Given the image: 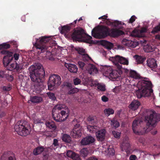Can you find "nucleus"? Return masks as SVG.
Listing matches in <instances>:
<instances>
[{
    "label": "nucleus",
    "instance_id": "1",
    "mask_svg": "<svg viewBox=\"0 0 160 160\" xmlns=\"http://www.w3.org/2000/svg\"><path fill=\"white\" fill-rule=\"evenodd\" d=\"M28 69L31 80L35 83L34 84L35 91L37 93H39L42 90V79L45 75L44 69L40 63H38L36 66L31 65Z\"/></svg>",
    "mask_w": 160,
    "mask_h": 160
},
{
    "label": "nucleus",
    "instance_id": "2",
    "mask_svg": "<svg viewBox=\"0 0 160 160\" xmlns=\"http://www.w3.org/2000/svg\"><path fill=\"white\" fill-rule=\"evenodd\" d=\"M138 90L136 93L138 98L142 97H149L153 94L152 88V83L149 81L142 80L138 84Z\"/></svg>",
    "mask_w": 160,
    "mask_h": 160
},
{
    "label": "nucleus",
    "instance_id": "3",
    "mask_svg": "<svg viewBox=\"0 0 160 160\" xmlns=\"http://www.w3.org/2000/svg\"><path fill=\"white\" fill-rule=\"evenodd\" d=\"M68 108L64 104L57 105L52 109V115L54 119L57 122L65 121L68 117L69 112H66Z\"/></svg>",
    "mask_w": 160,
    "mask_h": 160
},
{
    "label": "nucleus",
    "instance_id": "4",
    "mask_svg": "<svg viewBox=\"0 0 160 160\" xmlns=\"http://www.w3.org/2000/svg\"><path fill=\"white\" fill-rule=\"evenodd\" d=\"M51 42V37H47L46 36L41 37L38 39H37L36 42L34 44L37 49H38L41 52H46L48 54H51V51L49 48L51 47L49 45ZM39 52V51H38Z\"/></svg>",
    "mask_w": 160,
    "mask_h": 160
},
{
    "label": "nucleus",
    "instance_id": "5",
    "mask_svg": "<svg viewBox=\"0 0 160 160\" xmlns=\"http://www.w3.org/2000/svg\"><path fill=\"white\" fill-rule=\"evenodd\" d=\"M15 131L20 136H26L31 132V128L28 122L22 120L18 121L14 126Z\"/></svg>",
    "mask_w": 160,
    "mask_h": 160
},
{
    "label": "nucleus",
    "instance_id": "6",
    "mask_svg": "<svg viewBox=\"0 0 160 160\" xmlns=\"http://www.w3.org/2000/svg\"><path fill=\"white\" fill-rule=\"evenodd\" d=\"M70 35L73 41L78 42L82 41L85 36L86 35L87 36L86 40L87 41V42L89 43H91L92 42V41L91 40L92 37L86 34L84 30L81 28L74 29Z\"/></svg>",
    "mask_w": 160,
    "mask_h": 160
},
{
    "label": "nucleus",
    "instance_id": "7",
    "mask_svg": "<svg viewBox=\"0 0 160 160\" xmlns=\"http://www.w3.org/2000/svg\"><path fill=\"white\" fill-rule=\"evenodd\" d=\"M110 29L107 27L102 26L98 28H95L92 31V36L96 38H104L109 36Z\"/></svg>",
    "mask_w": 160,
    "mask_h": 160
},
{
    "label": "nucleus",
    "instance_id": "8",
    "mask_svg": "<svg viewBox=\"0 0 160 160\" xmlns=\"http://www.w3.org/2000/svg\"><path fill=\"white\" fill-rule=\"evenodd\" d=\"M1 53L5 56L3 58V62L4 66H8L14 58L15 60L18 59L19 54L18 53H15L13 55L12 52L7 50H2L1 51Z\"/></svg>",
    "mask_w": 160,
    "mask_h": 160
},
{
    "label": "nucleus",
    "instance_id": "9",
    "mask_svg": "<svg viewBox=\"0 0 160 160\" xmlns=\"http://www.w3.org/2000/svg\"><path fill=\"white\" fill-rule=\"evenodd\" d=\"M61 82V79L59 75L56 74H51L48 84V89L50 90H53L55 86L60 85Z\"/></svg>",
    "mask_w": 160,
    "mask_h": 160
},
{
    "label": "nucleus",
    "instance_id": "10",
    "mask_svg": "<svg viewBox=\"0 0 160 160\" xmlns=\"http://www.w3.org/2000/svg\"><path fill=\"white\" fill-rule=\"evenodd\" d=\"M145 119L147 126L149 127L151 126L154 127L156 125L157 122L160 121V114L153 112L146 117Z\"/></svg>",
    "mask_w": 160,
    "mask_h": 160
},
{
    "label": "nucleus",
    "instance_id": "11",
    "mask_svg": "<svg viewBox=\"0 0 160 160\" xmlns=\"http://www.w3.org/2000/svg\"><path fill=\"white\" fill-rule=\"evenodd\" d=\"M110 59L114 64L119 70H120L122 68L121 64L127 65L128 64V61L127 59L119 55L111 57Z\"/></svg>",
    "mask_w": 160,
    "mask_h": 160
},
{
    "label": "nucleus",
    "instance_id": "12",
    "mask_svg": "<svg viewBox=\"0 0 160 160\" xmlns=\"http://www.w3.org/2000/svg\"><path fill=\"white\" fill-rule=\"evenodd\" d=\"M103 71L106 76H109L112 79H116L118 77V73L116 70H113L110 67L104 66L103 68Z\"/></svg>",
    "mask_w": 160,
    "mask_h": 160
},
{
    "label": "nucleus",
    "instance_id": "13",
    "mask_svg": "<svg viewBox=\"0 0 160 160\" xmlns=\"http://www.w3.org/2000/svg\"><path fill=\"white\" fill-rule=\"evenodd\" d=\"M122 29L121 27L117 28H113L110 29L109 36L113 37H117L120 35L124 34V32L120 29Z\"/></svg>",
    "mask_w": 160,
    "mask_h": 160
},
{
    "label": "nucleus",
    "instance_id": "14",
    "mask_svg": "<svg viewBox=\"0 0 160 160\" xmlns=\"http://www.w3.org/2000/svg\"><path fill=\"white\" fill-rule=\"evenodd\" d=\"M79 125L77 124L71 132V135L73 138H78L80 137L82 135V129L79 127Z\"/></svg>",
    "mask_w": 160,
    "mask_h": 160
},
{
    "label": "nucleus",
    "instance_id": "15",
    "mask_svg": "<svg viewBox=\"0 0 160 160\" xmlns=\"http://www.w3.org/2000/svg\"><path fill=\"white\" fill-rule=\"evenodd\" d=\"M106 133V131L105 129L97 130L96 132L97 140L98 141H103L105 139Z\"/></svg>",
    "mask_w": 160,
    "mask_h": 160
},
{
    "label": "nucleus",
    "instance_id": "16",
    "mask_svg": "<svg viewBox=\"0 0 160 160\" xmlns=\"http://www.w3.org/2000/svg\"><path fill=\"white\" fill-rule=\"evenodd\" d=\"M95 141L94 138L91 136H88L82 139L80 143L82 145H87L93 143Z\"/></svg>",
    "mask_w": 160,
    "mask_h": 160
},
{
    "label": "nucleus",
    "instance_id": "17",
    "mask_svg": "<svg viewBox=\"0 0 160 160\" xmlns=\"http://www.w3.org/2000/svg\"><path fill=\"white\" fill-rule=\"evenodd\" d=\"M142 122V121L139 119L135 120L133 121L132 129L134 133L137 134H139L138 127L140 126L141 123Z\"/></svg>",
    "mask_w": 160,
    "mask_h": 160
},
{
    "label": "nucleus",
    "instance_id": "18",
    "mask_svg": "<svg viewBox=\"0 0 160 160\" xmlns=\"http://www.w3.org/2000/svg\"><path fill=\"white\" fill-rule=\"evenodd\" d=\"M9 70L12 71L14 70L17 72L20 71L22 68V66L21 64H18L16 61L11 64L9 66H8Z\"/></svg>",
    "mask_w": 160,
    "mask_h": 160
},
{
    "label": "nucleus",
    "instance_id": "19",
    "mask_svg": "<svg viewBox=\"0 0 160 160\" xmlns=\"http://www.w3.org/2000/svg\"><path fill=\"white\" fill-rule=\"evenodd\" d=\"M122 151H125L126 152L130 148V145L129 142L127 139H123L122 142L120 145Z\"/></svg>",
    "mask_w": 160,
    "mask_h": 160
},
{
    "label": "nucleus",
    "instance_id": "20",
    "mask_svg": "<svg viewBox=\"0 0 160 160\" xmlns=\"http://www.w3.org/2000/svg\"><path fill=\"white\" fill-rule=\"evenodd\" d=\"M86 69L88 71V72L89 73L92 75L97 73L98 71L95 66L91 64L88 65V66L86 68Z\"/></svg>",
    "mask_w": 160,
    "mask_h": 160
},
{
    "label": "nucleus",
    "instance_id": "21",
    "mask_svg": "<svg viewBox=\"0 0 160 160\" xmlns=\"http://www.w3.org/2000/svg\"><path fill=\"white\" fill-rule=\"evenodd\" d=\"M65 66L68 68V70L71 72L76 73L78 71V68L77 66L74 64L71 63L65 64Z\"/></svg>",
    "mask_w": 160,
    "mask_h": 160
},
{
    "label": "nucleus",
    "instance_id": "22",
    "mask_svg": "<svg viewBox=\"0 0 160 160\" xmlns=\"http://www.w3.org/2000/svg\"><path fill=\"white\" fill-rule=\"evenodd\" d=\"M71 28L70 26L67 25L59 28V29L61 33L64 34L66 36H69L68 32L70 31Z\"/></svg>",
    "mask_w": 160,
    "mask_h": 160
},
{
    "label": "nucleus",
    "instance_id": "23",
    "mask_svg": "<svg viewBox=\"0 0 160 160\" xmlns=\"http://www.w3.org/2000/svg\"><path fill=\"white\" fill-rule=\"evenodd\" d=\"M140 105V102L137 100H135L131 102L128 107L132 110H135L138 108Z\"/></svg>",
    "mask_w": 160,
    "mask_h": 160
},
{
    "label": "nucleus",
    "instance_id": "24",
    "mask_svg": "<svg viewBox=\"0 0 160 160\" xmlns=\"http://www.w3.org/2000/svg\"><path fill=\"white\" fill-rule=\"evenodd\" d=\"M147 64L148 66L151 68H155L157 66L156 61L154 58L148 59Z\"/></svg>",
    "mask_w": 160,
    "mask_h": 160
},
{
    "label": "nucleus",
    "instance_id": "25",
    "mask_svg": "<svg viewBox=\"0 0 160 160\" xmlns=\"http://www.w3.org/2000/svg\"><path fill=\"white\" fill-rule=\"evenodd\" d=\"M101 44L108 50L111 49L113 47V43L106 40L101 41Z\"/></svg>",
    "mask_w": 160,
    "mask_h": 160
},
{
    "label": "nucleus",
    "instance_id": "26",
    "mask_svg": "<svg viewBox=\"0 0 160 160\" xmlns=\"http://www.w3.org/2000/svg\"><path fill=\"white\" fill-rule=\"evenodd\" d=\"M44 148L42 146H39L35 148L33 152V154L35 155H37L41 154L44 150Z\"/></svg>",
    "mask_w": 160,
    "mask_h": 160
},
{
    "label": "nucleus",
    "instance_id": "27",
    "mask_svg": "<svg viewBox=\"0 0 160 160\" xmlns=\"http://www.w3.org/2000/svg\"><path fill=\"white\" fill-rule=\"evenodd\" d=\"M91 86L96 87L98 86V88L102 91H105L106 90L105 86L104 85H102L98 83V82L94 83L92 82L91 83Z\"/></svg>",
    "mask_w": 160,
    "mask_h": 160
},
{
    "label": "nucleus",
    "instance_id": "28",
    "mask_svg": "<svg viewBox=\"0 0 160 160\" xmlns=\"http://www.w3.org/2000/svg\"><path fill=\"white\" fill-rule=\"evenodd\" d=\"M122 42L123 45L128 47L133 48L135 47L133 45L134 42L131 40H128L127 39H124L122 40Z\"/></svg>",
    "mask_w": 160,
    "mask_h": 160
},
{
    "label": "nucleus",
    "instance_id": "29",
    "mask_svg": "<svg viewBox=\"0 0 160 160\" xmlns=\"http://www.w3.org/2000/svg\"><path fill=\"white\" fill-rule=\"evenodd\" d=\"M134 58L135 59L136 62L138 64H141L143 63L144 61L146 60V58L138 55H136L134 56Z\"/></svg>",
    "mask_w": 160,
    "mask_h": 160
},
{
    "label": "nucleus",
    "instance_id": "30",
    "mask_svg": "<svg viewBox=\"0 0 160 160\" xmlns=\"http://www.w3.org/2000/svg\"><path fill=\"white\" fill-rule=\"evenodd\" d=\"M30 101L33 103H38L42 101V98L40 97L34 96L31 97Z\"/></svg>",
    "mask_w": 160,
    "mask_h": 160
},
{
    "label": "nucleus",
    "instance_id": "31",
    "mask_svg": "<svg viewBox=\"0 0 160 160\" xmlns=\"http://www.w3.org/2000/svg\"><path fill=\"white\" fill-rule=\"evenodd\" d=\"M87 128L88 130L91 133H94V132H96L97 130L98 129L99 127L97 126L88 125Z\"/></svg>",
    "mask_w": 160,
    "mask_h": 160
},
{
    "label": "nucleus",
    "instance_id": "32",
    "mask_svg": "<svg viewBox=\"0 0 160 160\" xmlns=\"http://www.w3.org/2000/svg\"><path fill=\"white\" fill-rule=\"evenodd\" d=\"M130 76L132 78L136 79H139L140 78L139 75L134 71L131 70L129 72Z\"/></svg>",
    "mask_w": 160,
    "mask_h": 160
},
{
    "label": "nucleus",
    "instance_id": "33",
    "mask_svg": "<svg viewBox=\"0 0 160 160\" xmlns=\"http://www.w3.org/2000/svg\"><path fill=\"white\" fill-rule=\"evenodd\" d=\"M104 113L105 115L108 117L110 115L114 113V111L111 108H105L104 111Z\"/></svg>",
    "mask_w": 160,
    "mask_h": 160
},
{
    "label": "nucleus",
    "instance_id": "34",
    "mask_svg": "<svg viewBox=\"0 0 160 160\" xmlns=\"http://www.w3.org/2000/svg\"><path fill=\"white\" fill-rule=\"evenodd\" d=\"M46 125L47 127L50 129L55 130L56 128L54 123L52 122H46Z\"/></svg>",
    "mask_w": 160,
    "mask_h": 160
},
{
    "label": "nucleus",
    "instance_id": "35",
    "mask_svg": "<svg viewBox=\"0 0 160 160\" xmlns=\"http://www.w3.org/2000/svg\"><path fill=\"white\" fill-rule=\"evenodd\" d=\"M62 141L67 143H70L71 141L70 136L67 134H65L63 135L62 138Z\"/></svg>",
    "mask_w": 160,
    "mask_h": 160
},
{
    "label": "nucleus",
    "instance_id": "36",
    "mask_svg": "<svg viewBox=\"0 0 160 160\" xmlns=\"http://www.w3.org/2000/svg\"><path fill=\"white\" fill-rule=\"evenodd\" d=\"M143 48L145 51L147 52H151L154 50V48L152 47L149 44L144 46Z\"/></svg>",
    "mask_w": 160,
    "mask_h": 160
},
{
    "label": "nucleus",
    "instance_id": "37",
    "mask_svg": "<svg viewBox=\"0 0 160 160\" xmlns=\"http://www.w3.org/2000/svg\"><path fill=\"white\" fill-rule=\"evenodd\" d=\"M130 36L135 37H140V35L139 34L138 30L135 29L130 33Z\"/></svg>",
    "mask_w": 160,
    "mask_h": 160
},
{
    "label": "nucleus",
    "instance_id": "38",
    "mask_svg": "<svg viewBox=\"0 0 160 160\" xmlns=\"http://www.w3.org/2000/svg\"><path fill=\"white\" fill-rule=\"evenodd\" d=\"M87 120L89 122V123L94 124L96 122V120L95 117L89 116L87 118Z\"/></svg>",
    "mask_w": 160,
    "mask_h": 160
},
{
    "label": "nucleus",
    "instance_id": "39",
    "mask_svg": "<svg viewBox=\"0 0 160 160\" xmlns=\"http://www.w3.org/2000/svg\"><path fill=\"white\" fill-rule=\"evenodd\" d=\"M110 124L112 126L115 128L118 127L120 125L118 122L114 119L111 120Z\"/></svg>",
    "mask_w": 160,
    "mask_h": 160
},
{
    "label": "nucleus",
    "instance_id": "40",
    "mask_svg": "<svg viewBox=\"0 0 160 160\" xmlns=\"http://www.w3.org/2000/svg\"><path fill=\"white\" fill-rule=\"evenodd\" d=\"M88 151L87 148H83L80 151L81 155L83 157H86L88 154Z\"/></svg>",
    "mask_w": 160,
    "mask_h": 160
},
{
    "label": "nucleus",
    "instance_id": "41",
    "mask_svg": "<svg viewBox=\"0 0 160 160\" xmlns=\"http://www.w3.org/2000/svg\"><path fill=\"white\" fill-rule=\"evenodd\" d=\"M47 94L49 98L51 99L52 100L54 101L56 100V98L54 93L51 92H48L47 93Z\"/></svg>",
    "mask_w": 160,
    "mask_h": 160
},
{
    "label": "nucleus",
    "instance_id": "42",
    "mask_svg": "<svg viewBox=\"0 0 160 160\" xmlns=\"http://www.w3.org/2000/svg\"><path fill=\"white\" fill-rule=\"evenodd\" d=\"M82 57L83 61L85 62L89 61L90 60H92L91 58L87 54H85L83 55Z\"/></svg>",
    "mask_w": 160,
    "mask_h": 160
},
{
    "label": "nucleus",
    "instance_id": "43",
    "mask_svg": "<svg viewBox=\"0 0 160 160\" xmlns=\"http://www.w3.org/2000/svg\"><path fill=\"white\" fill-rule=\"evenodd\" d=\"M75 50L77 51L78 53L82 56L85 54V51L82 48H75Z\"/></svg>",
    "mask_w": 160,
    "mask_h": 160
},
{
    "label": "nucleus",
    "instance_id": "44",
    "mask_svg": "<svg viewBox=\"0 0 160 160\" xmlns=\"http://www.w3.org/2000/svg\"><path fill=\"white\" fill-rule=\"evenodd\" d=\"M159 31H160V24H159L156 27H155L152 29L151 33L152 34H155Z\"/></svg>",
    "mask_w": 160,
    "mask_h": 160
},
{
    "label": "nucleus",
    "instance_id": "45",
    "mask_svg": "<svg viewBox=\"0 0 160 160\" xmlns=\"http://www.w3.org/2000/svg\"><path fill=\"white\" fill-rule=\"evenodd\" d=\"M12 89V85L10 84H8L7 86H4L2 88V89L4 91H10Z\"/></svg>",
    "mask_w": 160,
    "mask_h": 160
},
{
    "label": "nucleus",
    "instance_id": "46",
    "mask_svg": "<svg viewBox=\"0 0 160 160\" xmlns=\"http://www.w3.org/2000/svg\"><path fill=\"white\" fill-rule=\"evenodd\" d=\"M10 45L6 43H3L0 45V49L2 48L7 49L10 48Z\"/></svg>",
    "mask_w": 160,
    "mask_h": 160
},
{
    "label": "nucleus",
    "instance_id": "47",
    "mask_svg": "<svg viewBox=\"0 0 160 160\" xmlns=\"http://www.w3.org/2000/svg\"><path fill=\"white\" fill-rule=\"evenodd\" d=\"M121 24V22H119L118 21H115L112 22V26L115 28H118V27H121L122 28V26H119V25Z\"/></svg>",
    "mask_w": 160,
    "mask_h": 160
},
{
    "label": "nucleus",
    "instance_id": "48",
    "mask_svg": "<svg viewBox=\"0 0 160 160\" xmlns=\"http://www.w3.org/2000/svg\"><path fill=\"white\" fill-rule=\"evenodd\" d=\"M76 153L71 150H68L67 152V155L68 157L72 158L73 157Z\"/></svg>",
    "mask_w": 160,
    "mask_h": 160
},
{
    "label": "nucleus",
    "instance_id": "49",
    "mask_svg": "<svg viewBox=\"0 0 160 160\" xmlns=\"http://www.w3.org/2000/svg\"><path fill=\"white\" fill-rule=\"evenodd\" d=\"M112 133L115 138H120V133L115 131H113L112 132Z\"/></svg>",
    "mask_w": 160,
    "mask_h": 160
},
{
    "label": "nucleus",
    "instance_id": "50",
    "mask_svg": "<svg viewBox=\"0 0 160 160\" xmlns=\"http://www.w3.org/2000/svg\"><path fill=\"white\" fill-rule=\"evenodd\" d=\"M78 64L79 67L82 70L83 69L84 67H86V64L82 61H79Z\"/></svg>",
    "mask_w": 160,
    "mask_h": 160
},
{
    "label": "nucleus",
    "instance_id": "51",
    "mask_svg": "<svg viewBox=\"0 0 160 160\" xmlns=\"http://www.w3.org/2000/svg\"><path fill=\"white\" fill-rule=\"evenodd\" d=\"M73 82L74 85H77L80 84L81 82V80L78 78H76L74 79Z\"/></svg>",
    "mask_w": 160,
    "mask_h": 160
},
{
    "label": "nucleus",
    "instance_id": "52",
    "mask_svg": "<svg viewBox=\"0 0 160 160\" xmlns=\"http://www.w3.org/2000/svg\"><path fill=\"white\" fill-rule=\"evenodd\" d=\"M136 18V16L134 15H133L130 18L129 21L128 22L129 23H132L135 21Z\"/></svg>",
    "mask_w": 160,
    "mask_h": 160
},
{
    "label": "nucleus",
    "instance_id": "53",
    "mask_svg": "<svg viewBox=\"0 0 160 160\" xmlns=\"http://www.w3.org/2000/svg\"><path fill=\"white\" fill-rule=\"evenodd\" d=\"M147 31V29L145 28H142L141 30H138V32L139 34L140 35V37L141 36V35L143 33L146 32Z\"/></svg>",
    "mask_w": 160,
    "mask_h": 160
},
{
    "label": "nucleus",
    "instance_id": "54",
    "mask_svg": "<svg viewBox=\"0 0 160 160\" xmlns=\"http://www.w3.org/2000/svg\"><path fill=\"white\" fill-rule=\"evenodd\" d=\"M78 91L77 88H71V90L68 92V93L69 94H73L75 92H77Z\"/></svg>",
    "mask_w": 160,
    "mask_h": 160
},
{
    "label": "nucleus",
    "instance_id": "55",
    "mask_svg": "<svg viewBox=\"0 0 160 160\" xmlns=\"http://www.w3.org/2000/svg\"><path fill=\"white\" fill-rule=\"evenodd\" d=\"M72 159L73 160H81L79 155L76 153L72 158Z\"/></svg>",
    "mask_w": 160,
    "mask_h": 160
},
{
    "label": "nucleus",
    "instance_id": "56",
    "mask_svg": "<svg viewBox=\"0 0 160 160\" xmlns=\"http://www.w3.org/2000/svg\"><path fill=\"white\" fill-rule=\"evenodd\" d=\"M10 153H11V152L9 151L5 152L3 155L1 156V159H2L4 160V158L7 155H9Z\"/></svg>",
    "mask_w": 160,
    "mask_h": 160
},
{
    "label": "nucleus",
    "instance_id": "57",
    "mask_svg": "<svg viewBox=\"0 0 160 160\" xmlns=\"http://www.w3.org/2000/svg\"><path fill=\"white\" fill-rule=\"evenodd\" d=\"M10 44H11V45H13V47L15 48H17L18 46L17 42L14 41L10 42Z\"/></svg>",
    "mask_w": 160,
    "mask_h": 160
},
{
    "label": "nucleus",
    "instance_id": "58",
    "mask_svg": "<svg viewBox=\"0 0 160 160\" xmlns=\"http://www.w3.org/2000/svg\"><path fill=\"white\" fill-rule=\"evenodd\" d=\"M103 102H108V98L105 95H103L101 98Z\"/></svg>",
    "mask_w": 160,
    "mask_h": 160
},
{
    "label": "nucleus",
    "instance_id": "59",
    "mask_svg": "<svg viewBox=\"0 0 160 160\" xmlns=\"http://www.w3.org/2000/svg\"><path fill=\"white\" fill-rule=\"evenodd\" d=\"M6 76L7 77V80L9 81H12L13 79V77L12 75H7Z\"/></svg>",
    "mask_w": 160,
    "mask_h": 160
},
{
    "label": "nucleus",
    "instance_id": "60",
    "mask_svg": "<svg viewBox=\"0 0 160 160\" xmlns=\"http://www.w3.org/2000/svg\"><path fill=\"white\" fill-rule=\"evenodd\" d=\"M53 145L54 146H58L59 145L58 141L57 139H54Z\"/></svg>",
    "mask_w": 160,
    "mask_h": 160
},
{
    "label": "nucleus",
    "instance_id": "61",
    "mask_svg": "<svg viewBox=\"0 0 160 160\" xmlns=\"http://www.w3.org/2000/svg\"><path fill=\"white\" fill-rule=\"evenodd\" d=\"M137 158V157L134 155H132L129 157L130 160H136Z\"/></svg>",
    "mask_w": 160,
    "mask_h": 160
},
{
    "label": "nucleus",
    "instance_id": "62",
    "mask_svg": "<svg viewBox=\"0 0 160 160\" xmlns=\"http://www.w3.org/2000/svg\"><path fill=\"white\" fill-rule=\"evenodd\" d=\"M106 21L105 22L106 24H107L108 25H111L112 26V22H111L109 21V19H106Z\"/></svg>",
    "mask_w": 160,
    "mask_h": 160
},
{
    "label": "nucleus",
    "instance_id": "63",
    "mask_svg": "<svg viewBox=\"0 0 160 160\" xmlns=\"http://www.w3.org/2000/svg\"><path fill=\"white\" fill-rule=\"evenodd\" d=\"M65 86H66L67 88H68L70 89H71L72 88V84L70 83H66L65 84Z\"/></svg>",
    "mask_w": 160,
    "mask_h": 160
},
{
    "label": "nucleus",
    "instance_id": "64",
    "mask_svg": "<svg viewBox=\"0 0 160 160\" xmlns=\"http://www.w3.org/2000/svg\"><path fill=\"white\" fill-rule=\"evenodd\" d=\"M9 160H16V159L15 158L14 155L13 153L12 154V156L8 157Z\"/></svg>",
    "mask_w": 160,
    "mask_h": 160
}]
</instances>
